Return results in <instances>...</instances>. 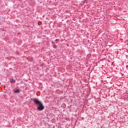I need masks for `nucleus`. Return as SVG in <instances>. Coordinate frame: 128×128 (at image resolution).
Returning <instances> with one entry per match:
<instances>
[{
  "label": "nucleus",
  "mask_w": 128,
  "mask_h": 128,
  "mask_svg": "<svg viewBox=\"0 0 128 128\" xmlns=\"http://www.w3.org/2000/svg\"><path fill=\"white\" fill-rule=\"evenodd\" d=\"M13 92H14V94H16V90H13Z\"/></svg>",
  "instance_id": "obj_4"
},
{
  "label": "nucleus",
  "mask_w": 128,
  "mask_h": 128,
  "mask_svg": "<svg viewBox=\"0 0 128 128\" xmlns=\"http://www.w3.org/2000/svg\"><path fill=\"white\" fill-rule=\"evenodd\" d=\"M34 104H36L37 106V110H44V104L42 102L38 100V98H34Z\"/></svg>",
  "instance_id": "obj_1"
},
{
  "label": "nucleus",
  "mask_w": 128,
  "mask_h": 128,
  "mask_svg": "<svg viewBox=\"0 0 128 128\" xmlns=\"http://www.w3.org/2000/svg\"><path fill=\"white\" fill-rule=\"evenodd\" d=\"M54 48H56V46H54Z\"/></svg>",
  "instance_id": "obj_5"
},
{
  "label": "nucleus",
  "mask_w": 128,
  "mask_h": 128,
  "mask_svg": "<svg viewBox=\"0 0 128 128\" xmlns=\"http://www.w3.org/2000/svg\"><path fill=\"white\" fill-rule=\"evenodd\" d=\"M57 40H58V39H56V42H57Z\"/></svg>",
  "instance_id": "obj_6"
},
{
  "label": "nucleus",
  "mask_w": 128,
  "mask_h": 128,
  "mask_svg": "<svg viewBox=\"0 0 128 128\" xmlns=\"http://www.w3.org/2000/svg\"><path fill=\"white\" fill-rule=\"evenodd\" d=\"M10 82H11L12 84H14V82H16V80H14L13 79H12V80H10Z\"/></svg>",
  "instance_id": "obj_2"
},
{
  "label": "nucleus",
  "mask_w": 128,
  "mask_h": 128,
  "mask_svg": "<svg viewBox=\"0 0 128 128\" xmlns=\"http://www.w3.org/2000/svg\"><path fill=\"white\" fill-rule=\"evenodd\" d=\"M20 92V89H17L16 90V93L18 94V92Z\"/></svg>",
  "instance_id": "obj_3"
}]
</instances>
